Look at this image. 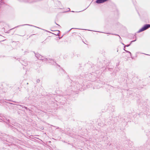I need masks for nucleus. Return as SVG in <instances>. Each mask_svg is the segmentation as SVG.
I'll use <instances>...</instances> for the list:
<instances>
[{"instance_id":"20e7f679","label":"nucleus","mask_w":150,"mask_h":150,"mask_svg":"<svg viewBox=\"0 0 150 150\" xmlns=\"http://www.w3.org/2000/svg\"><path fill=\"white\" fill-rule=\"evenodd\" d=\"M129 45H127L126 46H127V47H128V46H129Z\"/></svg>"},{"instance_id":"39448f33","label":"nucleus","mask_w":150,"mask_h":150,"mask_svg":"<svg viewBox=\"0 0 150 150\" xmlns=\"http://www.w3.org/2000/svg\"><path fill=\"white\" fill-rule=\"evenodd\" d=\"M136 40H135L134 41H135ZM134 41H132V42H134Z\"/></svg>"},{"instance_id":"f03ea898","label":"nucleus","mask_w":150,"mask_h":150,"mask_svg":"<svg viewBox=\"0 0 150 150\" xmlns=\"http://www.w3.org/2000/svg\"><path fill=\"white\" fill-rule=\"evenodd\" d=\"M108 0H98L96 1V2L97 3L100 4L105 2Z\"/></svg>"},{"instance_id":"f257e3e1","label":"nucleus","mask_w":150,"mask_h":150,"mask_svg":"<svg viewBox=\"0 0 150 150\" xmlns=\"http://www.w3.org/2000/svg\"><path fill=\"white\" fill-rule=\"evenodd\" d=\"M150 27V25L146 24L144 27L141 28L138 31V33H140Z\"/></svg>"},{"instance_id":"7ed1b4c3","label":"nucleus","mask_w":150,"mask_h":150,"mask_svg":"<svg viewBox=\"0 0 150 150\" xmlns=\"http://www.w3.org/2000/svg\"><path fill=\"white\" fill-rule=\"evenodd\" d=\"M126 52H127L129 53H130V52H129V51H126Z\"/></svg>"}]
</instances>
